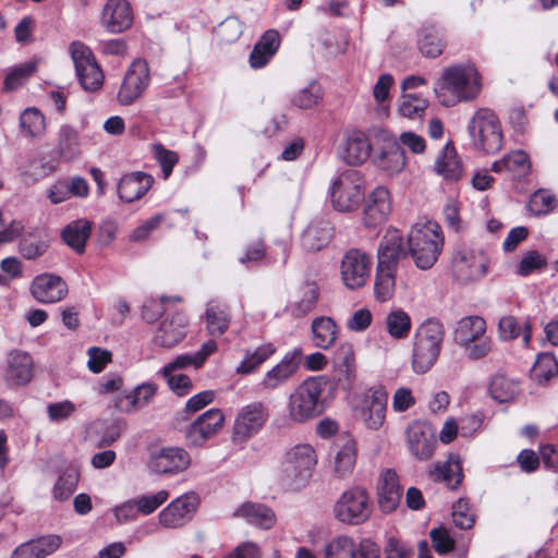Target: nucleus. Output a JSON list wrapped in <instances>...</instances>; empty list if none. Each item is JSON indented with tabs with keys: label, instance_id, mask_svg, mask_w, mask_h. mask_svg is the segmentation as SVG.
Returning <instances> with one entry per match:
<instances>
[{
	"label": "nucleus",
	"instance_id": "nucleus-50",
	"mask_svg": "<svg viewBox=\"0 0 558 558\" xmlns=\"http://www.w3.org/2000/svg\"><path fill=\"white\" fill-rule=\"evenodd\" d=\"M558 375V362L554 354H538L532 369L531 376L538 384H544Z\"/></svg>",
	"mask_w": 558,
	"mask_h": 558
},
{
	"label": "nucleus",
	"instance_id": "nucleus-21",
	"mask_svg": "<svg viewBox=\"0 0 558 558\" xmlns=\"http://www.w3.org/2000/svg\"><path fill=\"white\" fill-rule=\"evenodd\" d=\"M301 355V350L288 352L282 360L269 369L258 384L263 391H274L288 383L299 368L296 357Z\"/></svg>",
	"mask_w": 558,
	"mask_h": 558
},
{
	"label": "nucleus",
	"instance_id": "nucleus-20",
	"mask_svg": "<svg viewBox=\"0 0 558 558\" xmlns=\"http://www.w3.org/2000/svg\"><path fill=\"white\" fill-rule=\"evenodd\" d=\"M33 359L24 351L12 350L7 356L3 380L8 387L27 385L33 378Z\"/></svg>",
	"mask_w": 558,
	"mask_h": 558
},
{
	"label": "nucleus",
	"instance_id": "nucleus-8",
	"mask_svg": "<svg viewBox=\"0 0 558 558\" xmlns=\"http://www.w3.org/2000/svg\"><path fill=\"white\" fill-rule=\"evenodd\" d=\"M364 198L363 180L357 170L343 171L331 187V203L338 211H352Z\"/></svg>",
	"mask_w": 558,
	"mask_h": 558
},
{
	"label": "nucleus",
	"instance_id": "nucleus-5",
	"mask_svg": "<svg viewBox=\"0 0 558 558\" xmlns=\"http://www.w3.org/2000/svg\"><path fill=\"white\" fill-rule=\"evenodd\" d=\"M472 147L486 154L498 153L504 144L501 124L488 108L477 109L468 125Z\"/></svg>",
	"mask_w": 558,
	"mask_h": 558
},
{
	"label": "nucleus",
	"instance_id": "nucleus-9",
	"mask_svg": "<svg viewBox=\"0 0 558 558\" xmlns=\"http://www.w3.org/2000/svg\"><path fill=\"white\" fill-rule=\"evenodd\" d=\"M372 513V505L365 489L355 487L345 490L333 506L335 518L345 524L364 523Z\"/></svg>",
	"mask_w": 558,
	"mask_h": 558
},
{
	"label": "nucleus",
	"instance_id": "nucleus-28",
	"mask_svg": "<svg viewBox=\"0 0 558 558\" xmlns=\"http://www.w3.org/2000/svg\"><path fill=\"white\" fill-rule=\"evenodd\" d=\"M205 319L210 336H222L231 322L229 306L217 300L209 301L206 305Z\"/></svg>",
	"mask_w": 558,
	"mask_h": 558
},
{
	"label": "nucleus",
	"instance_id": "nucleus-40",
	"mask_svg": "<svg viewBox=\"0 0 558 558\" xmlns=\"http://www.w3.org/2000/svg\"><path fill=\"white\" fill-rule=\"evenodd\" d=\"M417 45L421 53L427 58L439 57L446 46L441 31L434 25L423 27Z\"/></svg>",
	"mask_w": 558,
	"mask_h": 558
},
{
	"label": "nucleus",
	"instance_id": "nucleus-46",
	"mask_svg": "<svg viewBox=\"0 0 558 558\" xmlns=\"http://www.w3.org/2000/svg\"><path fill=\"white\" fill-rule=\"evenodd\" d=\"M322 86L314 80L308 82L305 87L300 88L291 97V104L302 110L316 107L323 100Z\"/></svg>",
	"mask_w": 558,
	"mask_h": 558
},
{
	"label": "nucleus",
	"instance_id": "nucleus-30",
	"mask_svg": "<svg viewBox=\"0 0 558 558\" xmlns=\"http://www.w3.org/2000/svg\"><path fill=\"white\" fill-rule=\"evenodd\" d=\"M356 462V446L354 440L343 438L341 444H337L332 461L333 474L339 478L350 475Z\"/></svg>",
	"mask_w": 558,
	"mask_h": 558
},
{
	"label": "nucleus",
	"instance_id": "nucleus-60",
	"mask_svg": "<svg viewBox=\"0 0 558 558\" xmlns=\"http://www.w3.org/2000/svg\"><path fill=\"white\" fill-rule=\"evenodd\" d=\"M504 158L506 162V171L513 173L515 177L525 175L531 168L529 156L523 150L511 151Z\"/></svg>",
	"mask_w": 558,
	"mask_h": 558
},
{
	"label": "nucleus",
	"instance_id": "nucleus-38",
	"mask_svg": "<svg viewBox=\"0 0 558 558\" xmlns=\"http://www.w3.org/2000/svg\"><path fill=\"white\" fill-rule=\"evenodd\" d=\"M275 352L276 347L270 342L264 343L254 350H246L243 360L235 368V373L248 375L255 372L258 366L267 361Z\"/></svg>",
	"mask_w": 558,
	"mask_h": 558
},
{
	"label": "nucleus",
	"instance_id": "nucleus-44",
	"mask_svg": "<svg viewBox=\"0 0 558 558\" xmlns=\"http://www.w3.org/2000/svg\"><path fill=\"white\" fill-rule=\"evenodd\" d=\"M80 481V470L77 466L71 464L66 466L58 477L53 489V498L58 501L69 499L75 492Z\"/></svg>",
	"mask_w": 558,
	"mask_h": 558
},
{
	"label": "nucleus",
	"instance_id": "nucleus-18",
	"mask_svg": "<svg viewBox=\"0 0 558 558\" xmlns=\"http://www.w3.org/2000/svg\"><path fill=\"white\" fill-rule=\"evenodd\" d=\"M225 415L219 409H210L197 417L186 429L189 445L198 447L222 428Z\"/></svg>",
	"mask_w": 558,
	"mask_h": 558
},
{
	"label": "nucleus",
	"instance_id": "nucleus-64",
	"mask_svg": "<svg viewBox=\"0 0 558 558\" xmlns=\"http://www.w3.org/2000/svg\"><path fill=\"white\" fill-rule=\"evenodd\" d=\"M452 509V520L457 527L469 530L474 525V517L470 512L466 501L460 499Z\"/></svg>",
	"mask_w": 558,
	"mask_h": 558
},
{
	"label": "nucleus",
	"instance_id": "nucleus-61",
	"mask_svg": "<svg viewBox=\"0 0 558 558\" xmlns=\"http://www.w3.org/2000/svg\"><path fill=\"white\" fill-rule=\"evenodd\" d=\"M169 498L167 490H159L153 495H143L135 498L137 510L140 513L148 515L156 511Z\"/></svg>",
	"mask_w": 558,
	"mask_h": 558
},
{
	"label": "nucleus",
	"instance_id": "nucleus-1",
	"mask_svg": "<svg viewBox=\"0 0 558 558\" xmlns=\"http://www.w3.org/2000/svg\"><path fill=\"white\" fill-rule=\"evenodd\" d=\"M482 90V75L472 61L445 66L434 84L437 101L446 108L476 99Z\"/></svg>",
	"mask_w": 558,
	"mask_h": 558
},
{
	"label": "nucleus",
	"instance_id": "nucleus-57",
	"mask_svg": "<svg viewBox=\"0 0 558 558\" xmlns=\"http://www.w3.org/2000/svg\"><path fill=\"white\" fill-rule=\"evenodd\" d=\"M243 33V25L235 16H229L216 28V36L221 43L231 44L236 41Z\"/></svg>",
	"mask_w": 558,
	"mask_h": 558
},
{
	"label": "nucleus",
	"instance_id": "nucleus-27",
	"mask_svg": "<svg viewBox=\"0 0 558 558\" xmlns=\"http://www.w3.org/2000/svg\"><path fill=\"white\" fill-rule=\"evenodd\" d=\"M56 154L63 161H72L81 155V138L77 130L70 125L60 126L57 136Z\"/></svg>",
	"mask_w": 558,
	"mask_h": 558
},
{
	"label": "nucleus",
	"instance_id": "nucleus-17",
	"mask_svg": "<svg viewBox=\"0 0 558 558\" xmlns=\"http://www.w3.org/2000/svg\"><path fill=\"white\" fill-rule=\"evenodd\" d=\"M387 402L388 393L384 388H377L365 395L356 413L367 428L377 430L383 426L386 420Z\"/></svg>",
	"mask_w": 558,
	"mask_h": 558
},
{
	"label": "nucleus",
	"instance_id": "nucleus-63",
	"mask_svg": "<svg viewBox=\"0 0 558 558\" xmlns=\"http://www.w3.org/2000/svg\"><path fill=\"white\" fill-rule=\"evenodd\" d=\"M153 154L161 166L163 178H168L178 162L177 153L165 148L161 144H155L153 145Z\"/></svg>",
	"mask_w": 558,
	"mask_h": 558
},
{
	"label": "nucleus",
	"instance_id": "nucleus-7",
	"mask_svg": "<svg viewBox=\"0 0 558 558\" xmlns=\"http://www.w3.org/2000/svg\"><path fill=\"white\" fill-rule=\"evenodd\" d=\"M487 271V258L478 246H457L451 257V272L461 283L481 279Z\"/></svg>",
	"mask_w": 558,
	"mask_h": 558
},
{
	"label": "nucleus",
	"instance_id": "nucleus-29",
	"mask_svg": "<svg viewBox=\"0 0 558 558\" xmlns=\"http://www.w3.org/2000/svg\"><path fill=\"white\" fill-rule=\"evenodd\" d=\"M311 331L313 344L319 349L328 350L335 344L339 328L331 317L318 316L312 320Z\"/></svg>",
	"mask_w": 558,
	"mask_h": 558
},
{
	"label": "nucleus",
	"instance_id": "nucleus-62",
	"mask_svg": "<svg viewBox=\"0 0 558 558\" xmlns=\"http://www.w3.org/2000/svg\"><path fill=\"white\" fill-rule=\"evenodd\" d=\"M546 259L537 251H529L518 265V274L520 276H529L535 270L545 268Z\"/></svg>",
	"mask_w": 558,
	"mask_h": 558
},
{
	"label": "nucleus",
	"instance_id": "nucleus-11",
	"mask_svg": "<svg viewBox=\"0 0 558 558\" xmlns=\"http://www.w3.org/2000/svg\"><path fill=\"white\" fill-rule=\"evenodd\" d=\"M372 258L364 251L352 247L345 252L340 265L343 284L356 290L366 284L371 276Z\"/></svg>",
	"mask_w": 558,
	"mask_h": 558
},
{
	"label": "nucleus",
	"instance_id": "nucleus-59",
	"mask_svg": "<svg viewBox=\"0 0 558 558\" xmlns=\"http://www.w3.org/2000/svg\"><path fill=\"white\" fill-rule=\"evenodd\" d=\"M395 274L376 270L374 292L378 301L386 302L390 300L395 293Z\"/></svg>",
	"mask_w": 558,
	"mask_h": 558
},
{
	"label": "nucleus",
	"instance_id": "nucleus-56",
	"mask_svg": "<svg viewBox=\"0 0 558 558\" xmlns=\"http://www.w3.org/2000/svg\"><path fill=\"white\" fill-rule=\"evenodd\" d=\"M555 206L556 199L554 195L546 190H538L534 192L527 203V209L536 216L550 213Z\"/></svg>",
	"mask_w": 558,
	"mask_h": 558
},
{
	"label": "nucleus",
	"instance_id": "nucleus-54",
	"mask_svg": "<svg viewBox=\"0 0 558 558\" xmlns=\"http://www.w3.org/2000/svg\"><path fill=\"white\" fill-rule=\"evenodd\" d=\"M318 295L317 287L313 283H308L306 284L302 299L289 304L287 310L295 318L304 317L315 308Z\"/></svg>",
	"mask_w": 558,
	"mask_h": 558
},
{
	"label": "nucleus",
	"instance_id": "nucleus-10",
	"mask_svg": "<svg viewBox=\"0 0 558 558\" xmlns=\"http://www.w3.org/2000/svg\"><path fill=\"white\" fill-rule=\"evenodd\" d=\"M268 417V409L262 401H254L242 407L234 420L233 441L243 442L259 433Z\"/></svg>",
	"mask_w": 558,
	"mask_h": 558
},
{
	"label": "nucleus",
	"instance_id": "nucleus-25",
	"mask_svg": "<svg viewBox=\"0 0 558 558\" xmlns=\"http://www.w3.org/2000/svg\"><path fill=\"white\" fill-rule=\"evenodd\" d=\"M153 182V177L144 172L125 174L118 184L119 197L125 203L137 201L147 193Z\"/></svg>",
	"mask_w": 558,
	"mask_h": 558
},
{
	"label": "nucleus",
	"instance_id": "nucleus-19",
	"mask_svg": "<svg viewBox=\"0 0 558 558\" xmlns=\"http://www.w3.org/2000/svg\"><path fill=\"white\" fill-rule=\"evenodd\" d=\"M197 506V496L185 494L171 501L158 515L160 525L167 529L183 526L194 513Z\"/></svg>",
	"mask_w": 558,
	"mask_h": 558
},
{
	"label": "nucleus",
	"instance_id": "nucleus-51",
	"mask_svg": "<svg viewBox=\"0 0 558 558\" xmlns=\"http://www.w3.org/2000/svg\"><path fill=\"white\" fill-rule=\"evenodd\" d=\"M20 128L29 137L40 136L46 130L45 117L35 107L26 108L20 116Z\"/></svg>",
	"mask_w": 558,
	"mask_h": 558
},
{
	"label": "nucleus",
	"instance_id": "nucleus-47",
	"mask_svg": "<svg viewBox=\"0 0 558 558\" xmlns=\"http://www.w3.org/2000/svg\"><path fill=\"white\" fill-rule=\"evenodd\" d=\"M93 230V223L85 219H76L68 223L62 232L61 239L64 244H86Z\"/></svg>",
	"mask_w": 558,
	"mask_h": 558
},
{
	"label": "nucleus",
	"instance_id": "nucleus-36",
	"mask_svg": "<svg viewBox=\"0 0 558 558\" xmlns=\"http://www.w3.org/2000/svg\"><path fill=\"white\" fill-rule=\"evenodd\" d=\"M520 391L519 381L504 374L495 375L489 384V393L499 403L513 401Z\"/></svg>",
	"mask_w": 558,
	"mask_h": 558
},
{
	"label": "nucleus",
	"instance_id": "nucleus-3",
	"mask_svg": "<svg viewBox=\"0 0 558 558\" xmlns=\"http://www.w3.org/2000/svg\"><path fill=\"white\" fill-rule=\"evenodd\" d=\"M316 464L317 456L311 445H295L284 452L278 480L286 489L299 490L307 485Z\"/></svg>",
	"mask_w": 558,
	"mask_h": 558
},
{
	"label": "nucleus",
	"instance_id": "nucleus-48",
	"mask_svg": "<svg viewBox=\"0 0 558 558\" xmlns=\"http://www.w3.org/2000/svg\"><path fill=\"white\" fill-rule=\"evenodd\" d=\"M179 302H182L180 296H161L159 300H150L144 304L142 316L147 323H154L158 317L167 316Z\"/></svg>",
	"mask_w": 558,
	"mask_h": 558
},
{
	"label": "nucleus",
	"instance_id": "nucleus-24",
	"mask_svg": "<svg viewBox=\"0 0 558 558\" xmlns=\"http://www.w3.org/2000/svg\"><path fill=\"white\" fill-rule=\"evenodd\" d=\"M391 210L390 195L387 189L379 186L373 191L364 208L363 221L366 227H376L386 221Z\"/></svg>",
	"mask_w": 558,
	"mask_h": 558
},
{
	"label": "nucleus",
	"instance_id": "nucleus-16",
	"mask_svg": "<svg viewBox=\"0 0 558 558\" xmlns=\"http://www.w3.org/2000/svg\"><path fill=\"white\" fill-rule=\"evenodd\" d=\"M29 292L37 302L53 304L63 300L69 290L66 282L60 276L45 272L33 279Z\"/></svg>",
	"mask_w": 558,
	"mask_h": 558
},
{
	"label": "nucleus",
	"instance_id": "nucleus-39",
	"mask_svg": "<svg viewBox=\"0 0 558 558\" xmlns=\"http://www.w3.org/2000/svg\"><path fill=\"white\" fill-rule=\"evenodd\" d=\"M359 544L349 535H337L324 546L323 558H355Z\"/></svg>",
	"mask_w": 558,
	"mask_h": 558
},
{
	"label": "nucleus",
	"instance_id": "nucleus-13",
	"mask_svg": "<svg viewBox=\"0 0 558 558\" xmlns=\"http://www.w3.org/2000/svg\"><path fill=\"white\" fill-rule=\"evenodd\" d=\"M191 465V456L180 447H166L151 452L148 470L158 475H177Z\"/></svg>",
	"mask_w": 558,
	"mask_h": 558
},
{
	"label": "nucleus",
	"instance_id": "nucleus-35",
	"mask_svg": "<svg viewBox=\"0 0 558 558\" xmlns=\"http://www.w3.org/2000/svg\"><path fill=\"white\" fill-rule=\"evenodd\" d=\"M435 170L446 180L457 181L462 175V167L454 147L447 144L435 162Z\"/></svg>",
	"mask_w": 558,
	"mask_h": 558
},
{
	"label": "nucleus",
	"instance_id": "nucleus-2",
	"mask_svg": "<svg viewBox=\"0 0 558 558\" xmlns=\"http://www.w3.org/2000/svg\"><path fill=\"white\" fill-rule=\"evenodd\" d=\"M329 380L324 376H312L291 392L287 414L293 423H305L319 416L326 408Z\"/></svg>",
	"mask_w": 558,
	"mask_h": 558
},
{
	"label": "nucleus",
	"instance_id": "nucleus-31",
	"mask_svg": "<svg viewBox=\"0 0 558 558\" xmlns=\"http://www.w3.org/2000/svg\"><path fill=\"white\" fill-rule=\"evenodd\" d=\"M233 515L266 530L272 527L276 522L274 511L262 504L244 502L234 511Z\"/></svg>",
	"mask_w": 558,
	"mask_h": 558
},
{
	"label": "nucleus",
	"instance_id": "nucleus-6",
	"mask_svg": "<svg viewBox=\"0 0 558 558\" xmlns=\"http://www.w3.org/2000/svg\"><path fill=\"white\" fill-rule=\"evenodd\" d=\"M69 51L82 88L90 93L99 90L104 85L105 75L92 50L81 41H73Z\"/></svg>",
	"mask_w": 558,
	"mask_h": 558
},
{
	"label": "nucleus",
	"instance_id": "nucleus-22",
	"mask_svg": "<svg viewBox=\"0 0 558 558\" xmlns=\"http://www.w3.org/2000/svg\"><path fill=\"white\" fill-rule=\"evenodd\" d=\"M133 11L126 0H107L102 13L101 24L112 34L122 33L133 24Z\"/></svg>",
	"mask_w": 558,
	"mask_h": 558
},
{
	"label": "nucleus",
	"instance_id": "nucleus-4",
	"mask_svg": "<svg viewBox=\"0 0 558 558\" xmlns=\"http://www.w3.org/2000/svg\"><path fill=\"white\" fill-rule=\"evenodd\" d=\"M445 338L444 325L436 318L424 320L415 330L412 350V369L427 373L438 360Z\"/></svg>",
	"mask_w": 558,
	"mask_h": 558
},
{
	"label": "nucleus",
	"instance_id": "nucleus-42",
	"mask_svg": "<svg viewBox=\"0 0 558 558\" xmlns=\"http://www.w3.org/2000/svg\"><path fill=\"white\" fill-rule=\"evenodd\" d=\"M385 328L391 338L397 340L405 339L412 328L411 317L402 308H395L386 315Z\"/></svg>",
	"mask_w": 558,
	"mask_h": 558
},
{
	"label": "nucleus",
	"instance_id": "nucleus-37",
	"mask_svg": "<svg viewBox=\"0 0 558 558\" xmlns=\"http://www.w3.org/2000/svg\"><path fill=\"white\" fill-rule=\"evenodd\" d=\"M38 61L27 60L10 68L3 80V90L13 92L23 86L37 71Z\"/></svg>",
	"mask_w": 558,
	"mask_h": 558
},
{
	"label": "nucleus",
	"instance_id": "nucleus-55",
	"mask_svg": "<svg viewBox=\"0 0 558 558\" xmlns=\"http://www.w3.org/2000/svg\"><path fill=\"white\" fill-rule=\"evenodd\" d=\"M400 255L407 256L405 246H379L376 270L395 274Z\"/></svg>",
	"mask_w": 558,
	"mask_h": 558
},
{
	"label": "nucleus",
	"instance_id": "nucleus-14",
	"mask_svg": "<svg viewBox=\"0 0 558 558\" xmlns=\"http://www.w3.org/2000/svg\"><path fill=\"white\" fill-rule=\"evenodd\" d=\"M405 438L409 451L416 460L427 461L433 457L437 439L432 425L415 421L408 426Z\"/></svg>",
	"mask_w": 558,
	"mask_h": 558
},
{
	"label": "nucleus",
	"instance_id": "nucleus-41",
	"mask_svg": "<svg viewBox=\"0 0 558 558\" xmlns=\"http://www.w3.org/2000/svg\"><path fill=\"white\" fill-rule=\"evenodd\" d=\"M499 338L504 341L517 339L522 332L523 344L527 347L531 342L532 331L529 320L524 323L523 330L514 316L507 315L499 319L498 323Z\"/></svg>",
	"mask_w": 558,
	"mask_h": 558
},
{
	"label": "nucleus",
	"instance_id": "nucleus-12",
	"mask_svg": "<svg viewBox=\"0 0 558 558\" xmlns=\"http://www.w3.org/2000/svg\"><path fill=\"white\" fill-rule=\"evenodd\" d=\"M150 83L148 63L143 59L134 60L128 68L118 93V101L130 106L142 97Z\"/></svg>",
	"mask_w": 558,
	"mask_h": 558
},
{
	"label": "nucleus",
	"instance_id": "nucleus-32",
	"mask_svg": "<svg viewBox=\"0 0 558 558\" xmlns=\"http://www.w3.org/2000/svg\"><path fill=\"white\" fill-rule=\"evenodd\" d=\"M217 350V343L214 340L206 341L201 350L191 354H182L175 357L173 361L163 366L161 373L163 376H168L177 369L185 368L187 366L199 367L206 361V359Z\"/></svg>",
	"mask_w": 558,
	"mask_h": 558
},
{
	"label": "nucleus",
	"instance_id": "nucleus-52",
	"mask_svg": "<svg viewBox=\"0 0 558 558\" xmlns=\"http://www.w3.org/2000/svg\"><path fill=\"white\" fill-rule=\"evenodd\" d=\"M428 107V101L416 94H403L400 97L398 111L409 119H421Z\"/></svg>",
	"mask_w": 558,
	"mask_h": 558
},
{
	"label": "nucleus",
	"instance_id": "nucleus-34",
	"mask_svg": "<svg viewBox=\"0 0 558 558\" xmlns=\"http://www.w3.org/2000/svg\"><path fill=\"white\" fill-rule=\"evenodd\" d=\"M408 244H444L440 226L433 220H420L408 234Z\"/></svg>",
	"mask_w": 558,
	"mask_h": 558
},
{
	"label": "nucleus",
	"instance_id": "nucleus-49",
	"mask_svg": "<svg viewBox=\"0 0 558 558\" xmlns=\"http://www.w3.org/2000/svg\"><path fill=\"white\" fill-rule=\"evenodd\" d=\"M345 151L348 163L360 165L368 158L371 144L364 134H354L348 138Z\"/></svg>",
	"mask_w": 558,
	"mask_h": 558
},
{
	"label": "nucleus",
	"instance_id": "nucleus-43",
	"mask_svg": "<svg viewBox=\"0 0 558 558\" xmlns=\"http://www.w3.org/2000/svg\"><path fill=\"white\" fill-rule=\"evenodd\" d=\"M405 153L398 142L391 143L377 159V166L387 174H395L405 167Z\"/></svg>",
	"mask_w": 558,
	"mask_h": 558
},
{
	"label": "nucleus",
	"instance_id": "nucleus-53",
	"mask_svg": "<svg viewBox=\"0 0 558 558\" xmlns=\"http://www.w3.org/2000/svg\"><path fill=\"white\" fill-rule=\"evenodd\" d=\"M442 246H405L407 256H411L415 265L423 270L429 269L438 259Z\"/></svg>",
	"mask_w": 558,
	"mask_h": 558
},
{
	"label": "nucleus",
	"instance_id": "nucleus-15",
	"mask_svg": "<svg viewBox=\"0 0 558 558\" xmlns=\"http://www.w3.org/2000/svg\"><path fill=\"white\" fill-rule=\"evenodd\" d=\"M187 333V319L182 311L174 307L159 324L154 336L155 344L172 348L180 343Z\"/></svg>",
	"mask_w": 558,
	"mask_h": 558
},
{
	"label": "nucleus",
	"instance_id": "nucleus-26",
	"mask_svg": "<svg viewBox=\"0 0 558 558\" xmlns=\"http://www.w3.org/2000/svg\"><path fill=\"white\" fill-rule=\"evenodd\" d=\"M429 477L444 483L450 489L458 488L463 478L459 456L450 454L446 461H437L429 471Z\"/></svg>",
	"mask_w": 558,
	"mask_h": 558
},
{
	"label": "nucleus",
	"instance_id": "nucleus-45",
	"mask_svg": "<svg viewBox=\"0 0 558 558\" xmlns=\"http://www.w3.org/2000/svg\"><path fill=\"white\" fill-rule=\"evenodd\" d=\"M155 393V385L142 384L137 386L133 391L128 393L123 400H121L120 407L124 412L128 413L137 411L147 405Z\"/></svg>",
	"mask_w": 558,
	"mask_h": 558
},
{
	"label": "nucleus",
	"instance_id": "nucleus-58",
	"mask_svg": "<svg viewBox=\"0 0 558 558\" xmlns=\"http://www.w3.org/2000/svg\"><path fill=\"white\" fill-rule=\"evenodd\" d=\"M332 227L328 221H314L304 231V241L328 244L332 240Z\"/></svg>",
	"mask_w": 558,
	"mask_h": 558
},
{
	"label": "nucleus",
	"instance_id": "nucleus-23",
	"mask_svg": "<svg viewBox=\"0 0 558 558\" xmlns=\"http://www.w3.org/2000/svg\"><path fill=\"white\" fill-rule=\"evenodd\" d=\"M377 496L380 509L384 512L393 511L401 500V486L396 471L384 470L377 483Z\"/></svg>",
	"mask_w": 558,
	"mask_h": 558
},
{
	"label": "nucleus",
	"instance_id": "nucleus-33",
	"mask_svg": "<svg viewBox=\"0 0 558 558\" xmlns=\"http://www.w3.org/2000/svg\"><path fill=\"white\" fill-rule=\"evenodd\" d=\"M486 332V322L480 316H468L458 322L454 340L459 345L466 347L481 339Z\"/></svg>",
	"mask_w": 558,
	"mask_h": 558
}]
</instances>
